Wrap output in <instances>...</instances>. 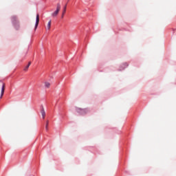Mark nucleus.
Wrapping results in <instances>:
<instances>
[{
	"label": "nucleus",
	"instance_id": "f257e3e1",
	"mask_svg": "<svg viewBox=\"0 0 176 176\" xmlns=\"http://www.w3.org/2000/svg\"><path fill=\"white\" fill-rule=\"evenodd\" d=\"M60 9L61 5L60 4V3H58L56 6V10L52 14V17H56L58 14V12H60Z\"/></svg>",
	"mask_w": 176,
	"mask_h": 176
},
{
	"label": "nucleus",
	"instance_id": "f03ea898",
	"mask_svg": "<svg viewBox=\"0 0 176 176\" xmlns=\"http://www.w3.org/2000/svg\"><path fill=\"white\" fill-rule=\"evenodd\" d=\"M38 25H39V14H37L36 16L35 30H36V28H38Z\"/></svg>",
	"mask_w": 176,
	"mask_h": 176
},
{
	"label": "nucleus",
	"instance_id": "7ed1b4c3",
	"mask_svg": "<svg viewBox=\"0 0 176 176\" xmlns=\"http://www.w3.org/2000/svg\"><path fill=\"white\" fill-rule=\"evenodd\" d=\"M3 93H5V83H3L2 85L1 98H2V97L3 96Z\"/></svg>",
	"mask_w": 176,
	"mask_h": 176
},
{
	"label": "nucleus",
	"instance_id": "20e7f679",
	"mask_svg": "<svg viewBox=\"0 0 176 176\" xmlns=\"http://www.w3.org/2000/svg\"><path fill=\"white\" fill-rule=\"evenodd\" d=\"M41 112V115L43 116V119H45V116H46V113L45 112V109L42 108Z\"/></svg>",
	"mask_w": 176,
	"mask_h": 176
},
{
	"label": "nucleus",
	"instance_id": "39448f33",
	"mask_svg": "<svg viewBox=\"0 0 176 176\" xmlns=\"http://www.w3.org/2000/svg\"><path fill=\"white\" fill-rule=\"evenodd\" d=\"M65 12H67V5H65L64 7L63 12L62 14V17H64V14H65Z\"/></svg>",
	"mask_w": 176,
	"mask_h": 176
},
{
	"label": "nucleus",
	"instance_id": "423d86ee",
	"mask_svg": "<svg viewBox=\"0 0 176 176\" xmlns=\"http://www.w3.org/2000/svg\"><path fill=\"white\" fill-rule=\"evenodd\" d=\"M45 87H46V89H49V87H50V82H45Z\"/></svg>",
	"mask_w": 176,
	"mask_h": 176
},
{
	"label": "nucleus",
	"instance_id": "0eeeda50",
	"mask_svg": "<svg viewBox=\"0 0 176 176\" xmlns=\"http://www.w3.org/2000/svg\"><path fill=\"white\" fill-rule=\"evenodd\" d=\"M50 27H52V21H50L47 23V30H50Z\"/></svg>",
	"mask_w": 176,
	"mask_h": 176
},
{
	"label": "nucleus",
	"instance_id": "6e6552de",
	"mask_svg": "<svg viewBox=\"0 0 176 176\" xmlns=\"http://www.w3.org/2000/svg\"><path fill=\"white\" fill-rule=\"evenodd\" d=\"M30 65H31V62L28 63V65L24 68V71H28V68H30Z\"/></svg>",
	"mask_w": 176,
	"mask_h": 176
},
{
	"label": "nucleus",
	"instance_id": "1a4fd4ad",
	"mask_svg": "<svg viewBox=\"0 0 176 176\" xmlns=\"http://www.w3.org/2000/svg\"><path fill=\"white\" fill-rule=\"evenodd\" d=\"M12 20H17V17L16 16H12Z\"/></svg>",
	"mask_w": 176,
	"mask_h": 176
},
{
	"label": "nucleus",
	"instance_id": "9d476101",
	"mask_svg": "<svg viewBox=\"0 0 176 176\" xmlns=\"http://www.w3.org/2000/svg\"><path fill=\"white\" fill-rule=\"evenodd\" d=\"M46 126H49V121H47Z\"/></svg>",
	"mask_w": 176,
	"mask_h": 176
},
{
	"label": "nucleus",
	"instance_id": "9b49d317",
	"mask_svg": "<svg viewBox=\"0 0 176 176\" xmlns=\"http://www.w3.org/2000/svg\"><path fill=\"white\" fill-rule=\"evenodd\" d=\"M45 129H46V130H47V125L45 126Z\"/></svg>",
	"mask_w": 176,
	"mask_h": 176
}]
</instances>
